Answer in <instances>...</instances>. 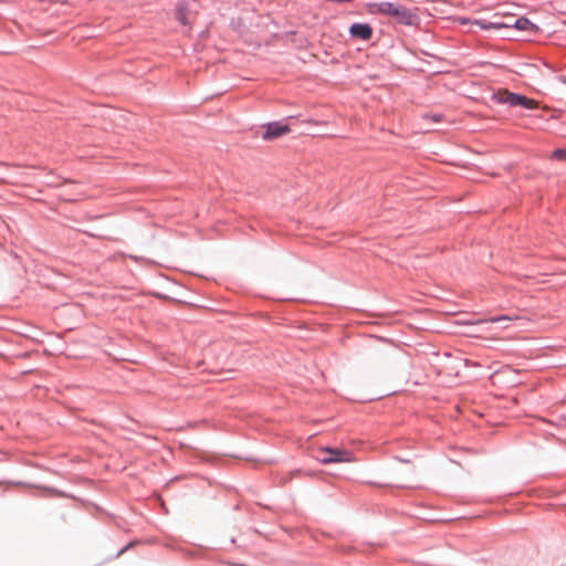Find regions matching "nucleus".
Here are the masks:
<instances>
[{
    "label": "nucleus",
    "instance_id": "nucleus-1",
    "mask_svg": "<svg viewBox=\"0 0 566 566\" xmlns=\"http://www.w3.org/2000/svg\"><path fill=\"white\" fill-rule=\"evenodd\" d=\"M371 13H378L395 18L399 23L405 25H412L416 23L418 15L415 11L406 8L401 4L384 1L378 3H371L369 6Z\"/></svg>",
    "mask_w": 566,
    "mask_h": 566
},
{
    "label": "nucleus",
    "instance_id": "nucleus-2",
    "mask_svg": "<svg viewBox=\"0 0 566 566\" xmlns=\"http://www.w3.org/2000/svg\"><path fill=\"white\" fill-rule=\"evenodd\" d=\"M493 98L501 104H509L511 106H523L528 109L538 107V103L535 99L528 98L524 95L511 93L507 90H500L493 95Z\"/></svg>",
    "mask_w": 566,
    "mask_h": 566
},
{
    "label": "nucleus",
    "instance_id": "nucleus-3",
    "mask_svg": "<svg viewBox=\"0 0 566 566\" xmlns=\"http://www.w3.org/2000/svg\"><path fill=\"white\" fill-rule=\"evenodd\" d=\"M316 458L324 464L354 461L352 452L337 448H322L317 451Z\"/></svg>",
    "mask_w": 566,
    "mask_h": 566
},
{
    "label": "nucleus",
    "instance_id": "nucleus-4",
    "mask_svg": "<svg viewBox=\"0 0 566 566\" xmlns=\"http://www.w3.org/2000/svg\"><path fill=\"white\" fill-rule=\"evenodd\" d=\"M493 21H485V20H474L470 21L471 24L478 25L481 29H502V28H514V17L513 15H506L503 18H500L499 14H495ZM461 24L469 23V20L467 19H459Z\"/></svg>",
    "mask_w": 566,
    "mask_h": 566
},
{
    "label": "nucleus",
    "instance_id": "nucleus-5",
    "mask_svg": "<svg viewBox=\"0 0 566 566\" xmlns=\"http://www.w3.org/2000/svg\"><path fill=\"white\" fill-rule=\"evenodd\" d=\"M290 127L287 125H280L279 123H271L264 127V132L262 133V138L264 140H271L279 138L283 135L290 133Z\"/></svg>",
    "mask_w": 566,
    "mask_h": 566
},
{
    "label": "nucleus",
    "instance_id": "nucleus-6",
    "mask_svg": "<svg viewBox=\"0 0 566 566\" xmlns=\"http://www.w3.org/2000/svg\"><path fill=\"white\" fill-rule=\"evenodd\" d=\"M349 33L354 38H358L361 40H369L373 35V29L367 23H354L349 28Z\"/></svg>",
    "mask_w": 566,
    "mask_h": 566
},
{
    "label": "nucleus",
    "instance_id": "nucleus-7",
    "mask_svg": "<svg viewBox=\"0 0 566 566\" xmlns=\"http://www.w3.org/2000/svg\"><path fill=\"white\" fill-rule=\"evenodd\" d=\"M153 295L156 297H159L161 300H165V301H171V302L185 303V304L190 303V301H188L184 296V294L180 293L179 291H177L176 289H169L168 291H165V292H154Z\"/></svg>",
    "mask_w": 566,
    "mask_h": 566
},
{
    "label": "nucleus",
    "instance_id": "nucleus-8",
    "mask_svg": "<svg viewBox=\"0 0 566 566\" xmlns=\"http://www.w3.org/2000/svg\"><path fill=\"white\" fill-rule=\"evenodd\" d=\"M514 28L520 31H528V32H533V33L538 32V27L535 25L533 22H531L526 18H518V19L514 18Z\"/></svg>",
    "mask_w": 566,
    "mask_h": 566
},
{
    "label": "nucleus",
    "instance_id": "nucleus-9",
    "mask_svg": "<svg viewBox=\"0 0 566 566\" xmlns=\"http://www.w3.org/2000/svg\"><path fill=\"white\" fill-rule=\"evenodd\" d=\"M422 119L423 120H430L432 123H439V122H441L442 117L439 114H424L422 116Z\"/></svg>",
    "mask_w": 566,
    "mask_h": 566
},
{
    "label": "nucleus",
    "instance_id": "nucleus-10",
    "mask_svg": "<svg viewBox=\"0 0 566 566\" xmlns=\"http://www.w3.org/2000/svg\"><path fill=\"white\" fill-rule=\"evenodd\" d=\"M553 158L557 160H566V148L565 149H556L553 151Z\"/></svg>",
    "mask_w": 566,
    "mask_h": 566
},
{
    "label": "nucleus",
    "instance_id": "nucleus-11",
    "mask_svg": "<svg viewBox=\"0 0 566 566\" xmlns=\"http://www.w3.org/2000/svg\"><path fill=\"white\" fill-rule=\"evenodd\" d=\"M177 19L179 21H181L184 24L186 23V20H185V14L182 12V8L181 7H178V11H177Z\"/></svg>",
    "mask_w": 566,
    "mask_h": 566
},
{
    "label": "nucleus",
    "instance_id": "nucleus-12",
    "mask_svg": "<svg viewBox=\"0 0 566 566\" xmlns=\"http://www.w3.org/2000/svg\"><path fill=\"white\" fill-rule=\"evenodd\" d=\"M501 321H510V317H507V316H501V317H494V318H491V319H490V322H492V323L501 322Z\"/></svg>",
    "mask_w": 566,
    "mask_h": 566
},
{
    "label": "nucleus",
    "instance_id": "nucleus-13",
    "mask_svg": "<svg viewBox=\"0 0 566 566\" xmlns=\"http://www.w3.org/2000/svg\"><path fill=\"white\" fill-rule=\"evenodd\" d=\"M282 300H287V301H291V300H294V297H283Z\"/></svg>",
    "mask_w": 566,
    "mask_h": 566
}]
</instances>
